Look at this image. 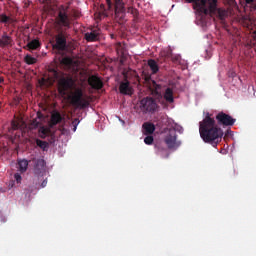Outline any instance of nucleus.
Instances as JSON below:
<instances>
[{"label": "nucleus", "instance_id": "f257e3e1", "mask_svg": "<svg viewBox=\"0 0 256 256\" xmlns=\"http://www.w3.org/2000/svg\"><path fill=\"white\" fill-rule=\"evenodd\" d=\"M199 133L204 143L217 147V144L223 139V129L217 125L213 114L206 113L204 119L199 123Z\"/></svg>", "mask_w": 256, "mask_h": 256}, {"label": "nucleus", "instance_id": "f03ea898", "mask_svg": "<svg viewBox=\"0 0 256 256\" xmlns=\"http://www.w3.org/2000/svg\"><path fill=\"white\" fill-rule=\"evenodd\" d=\"M49 72L52 74L53 79H59L58 80L59 95H61V97H67L69 95V92L73 91L75 87V80H73L70 76L61 77V73L54 68H51Z\"/></svg>", "mask_w": 256, "mask_h": 256}, {"label": "nucleus", "instance_id": "7ed1b4c3", "mask_svg": "<svg viewBox=\"0 0 256 256\" xmlns=\"http://www.w3.org/2000/svg\"><path fill=\"white\" fill-rule=\"evenodd\" d=\"M186 3H194V9H199L205 15L217 11V0H185Z\"/></svg>", "mask_w": 256, "mask_h": 256}, {"label": "nucleus", "instance_id": "20e7f679", "mask_svg": "<svg viewBox=\"0 0 256 256\" xmlns=\"http://www.w3.org/2000/svg\"><path fill=\"white\" fill-rule=\"evenodd\" d=\"M72 103L80 109H87L89 107V101L87 98H83V89L76 88L73 95L71 96Z\"/></svg>", "mask_w": 256, "mask_h": 256}, {"label": "nucleus", "instance_id": "39448f33", "mask_svg": "<svg viewBox=\"0 0 256 256\" xmlns=\"http://www.w3.org/2000/svg\"><path fill=\"white\" fill-rule=\"evenodd\" d=\"M157 109H159V105H157L155 99L151 97L143 98L140 101V110L142 111V113H155Z\"/></svg>", "mask_w": 256, "mask_h": 256}, {"label": "nucleus", "instance_id": "423d86ee", "mask_svg": "<svg viewBox=\"0 0 256 256\" xmlns=\"http://www.w3.org/2000/svg\"><path fill=\"white\" fill-rule=\"evenodd\" d=\"M216 121L218 125H222V127H233L237 119L233 118L231 115L225 112H219L216 115Z\"/></svg>", "mask_w": 256, "mask_h": 256}, {"label": "nucleus", "instance_id": "0eeeda50", "mask_svg": "<svg viewBox=\"0 0 256 256\" xmlns=\"http://www.w3.org/2000/svg\"><path fill=\"white\" fill-rule=\"evenodd\" d=\"M52 49L59 53L67 51V36L64 33H59L55 37V43L52 44Z\"/></svg>", "mask_w": 256, "mask_h": 256}, {"label": "nucleus", "instance_id": "6e6552de", "mask_svg": "<svg viewBox=\"0 0 256 256\" xmlns=\"http://www.w3.org/2000/svg\"><path fill=\"white\" fill-rule=\"evenodd\" d=\"M164 143L167 145L168 149L179 147V144L177 143V132L173 129H169L164 137Z\"/></svg>", "mask_w": 256, "mask_h": 256}, {"label": "nucleus", "instance_id": "1a4fd4ad", "mask_svg": "<svg viewBox=\"0 0 256 256\" xmlns=\"http://www.w3.org/2000/svg\"><path fill=\"white\" fill-rule=\"evenodd\" d=\"M84 39L88 43H95L101 39V28L99 27H92L88 32L84 34Z\"/></svg>", "mask_w": 256, "mask_h": 256}, {"label": "nucleus", "instance_id": "9d476101", "mask_svg": "<svg viewBox=\"0 0 256 256\" xmlns=\"http://www.w3.org/2000/svg\"><path fill=\"white\" fill-rule=\"evenodd\" d=\"M159 97L161 98L159 100V103L163 105L165 109L167 107V103H174L175 101V97L173 96V89L171 88H167L164 92V96H161V94H159Z\"/></svg>", "mask_w": 256, "mask_h": 256}, {"label": "nucleus", "instance_id": "9b49d317", "mask_svg": "<svg viewBox=\"0 0 256 256\" xmlns=\"http://www.w3.org/2000/svg\"><path fill=\"white\" fill-rule=\"evenodd\" d=\"M32 162L34 163V173L35 175H43L45 173V167L47 163L43 158H33Z\"/></svg>", "mask_w": 256, "mask_h": 256}, {"label": "nucleus", "instance_id": "f8f14e48", "mask_svg": "<svg viewBox=\"0 0 256 256\" xmlns=\"http://www.w3.org/2000/svg\"><path fill=\"white\" fill-rule=\"evenodd\" d=\"M88 85H90L92 89L99 91L103 89V80H101L97 75H92L88 78Z\"/></svg>", "mask_w": 256, "mask_h": 256}, {"label": "nucleus", "instance_id": "ddd939ff", "mask_svg": "<svg viewBox=\"0 0 256 256\" xmlns=\"http://www.w3.org/2000/svg\"><path fill=\"white\" fill-rule=\"evenodd\" d=\"M119 91L122 95H133V88L127 80L120 83Z\"/></svg>", "mask_w": 256, "mask_h": 256}, {"label": "nucleus", "instance_id": "4468645a", "mask_svg": "<svg viewBox=\"0 0 256 256\" xmlns=\"http://www.w3.org/2000/svg\"><path fill=\"white\" fill-rule=\"evenodd\" d=\"M58 23L59 25H63V27H69V25H71V21L69 20V15H67L63 11H60L58 14Z\"/></svg>", "mask_w": 256, "mask_h": 256}, {"label": "nucleus", "instance_id": "2eb2a0df", "mask_svg": "<svg viewBox=\"0 0 256 256\" xmlns=\"http://www.w3.org/2000/svg\"><path fill=\"white\" fill-rule=\"evenodd\" d=\"M63 121V116H61V113L55 111L51 114L50 119V127H55V125H59Z\"/></svg>", "mask_w": 256, "mask_h": 256}, {"label": "nucleus", "instance_id": "dca6fc26", "mask_svg": "<svg viewBox=\"0 0 256 256\" xmlns=\"http://www.w3.org/2000/svg\"><path fill=\"white\" fill-rule=\"evenodd\" d=\"M16 167L19 173H26L27 169H29V161L27 159H18Z\"/></svg>", "mask_w": 256, "mask_h": 256}, {"label": "nucleus", "instance_id": "f3484780", "mask_svg": "<svg viewBox=\"0 0 256 256\" xmlns=\"http://www.w3.org/2000/svg\"><path fill=\"white\" fill-rule=\"evenodd\" d=\"M142 128L144 135H153V133H155V124L151 122H145Z\"/></svg>", "mask_w": 256, "mask_h": 256}, {"label": "nucleus", "instance_id": "a211bd4d", "mask_svg": "<svg viewBox=\"0 0 256 256\" xmlns=\"http://www.w3.org/2000/svg\"><path fill=\"white\" fill-rule=\"evenodd\" d=\"M148 67L150 68L152 75H157V73H159V64H157L155 59L148 60Z\"/></svg>", "mask_w": 256, "mask_h": 256}, {"label": "nucleus", "instance_id": "6ab92c4d", "mask_svg": "<svg viewBox=\"0 0 256 256\" xmlns=\"http://www.w3.org/2000/svg\"><path fill=\"white\" fill-rule=\"evenodd\" d=\"M11 36H8L7 33H4L0 38V47H7V45H11Z\"/></svg>", "mask_w": 256, "mask_h": 256}, {"label": "nucleus", "instance_id": "aec40b11", "mask_svg": "<svg viewBox=\"0 0 256 256\" xmlns=\"http://www.w3.org/2000/svg\"><path fill=\"white\" fill-rule=\"evenodd\" d=\"M27 47L31 51H35V50L39 49V47H41V42H39V40H37V39H34L27 44Z\"/></svg>", "mask_w": 256, "mask_h": 256}, {"label": "nucleus", "instance_id": "412c9836", "mask_svg": "<svg viewBox=\"0 0 256 256\" xmlns=\"http://www.w3.org/2000/svg\"><path fill=\"white\" fill-rule=\"evenodd\" d=\"M115 2V11L123 13L125 11V6L123 4V0H114Z\"/></svg>", "mask_w": 256, "mask_h": 256}, {"label": "nucleus", "instance_id": "4be33fe9", "mask_svg": "<svg viewBox=\"0 0 256 256\" xmlns=\"http://www.w3.org/2000/svg\"><path fill=\"white\" fill-rule=\"evenodd\" d=\"M36 145L37 147H40L42 151H47V149H49V143L47 141L36 139Z\"/></svg>", "mask_w": 256, "mask_h": 256}, {"label": "nucleus", "instance_id": "5701e85b", "mask_svg": "<svg viewBox=\"0 0 256 256\" xmlns=\"http://www.w3.org/2000/svg\"><path fill=\"white\" fill-rule=\"evenodd\" d=\"M24 61L27 65H35V63H37V58L31 55H26Z\"/></svg>", "mask_w": 256, "mask_h": 256}, {"label": "nucleus", "instance_id": "b1692460", "mask_svg": "<svg viewBox=\"0 0 256 256\" xmlns=\"http://www.w3.org/2000/svg\"><path fill=\"white\" fill-rule=\"evenodd\" d=\"M60 63L66 67H71L73 65V59L71 57H64L60 60Z\"/></svg>", "mask_w": 256, "mask_h": 256}, {"label": "nucleus", "instance_id": "393cba45", "mask_svg": "<svg viewBox=\"0 0 256 256\" xmlns=\"http://www.w3.org/2000/svg\"><path fill=\"white\" fill-rule=\"evenodd\" d=\"M152 88L154 89V92L156 95H159V90H161V85L157 84L155 80H152Z\"/></svg>", "mask_w": 256, "mask_h": 256}, {"label": "nucleus", "instance_id": "a878e982", "mask_svg": "<svg viewBox=\"0 0 256 256\" xmlns=\"http://www.w3.org/2000/svg\"><path fill=\"white\" fill-rule=\"evenodd\" d=\"M153 141H154V138L153 136H151V134L144 138V143L146 145H153Z\"/></svg>", "mask_w": 256, "mask_h": 256}, {"label": "nucleus", "instance_id": "bb28decb", "mask_svg": "<svg viewBox=\"0 0 256 256\" xmlns=\"http://www.w3.org/2000/svg\"><path fill=\"white\" fill-rule=\"evenodd\" d=\"M11 21V18L5 14L0 15V23H9Z\"/></svg>", "mask_w": 256, "mask_h": 256}, {"label": "nucleus", "instance_id": "cd10ccee", "mask_svg": "<svg viewBox=\"0 0 256 256\" xmlns=\"http://www.w3.org/2000/svg\"><path fill=\"white\" fill-rule=\"evenodd\" d=\"M128 13L133 15V17H137V15H139V10H137L136 8H133V7H129Z\"/></svg>", "mask_w": 256, "mask_h": 256}, {"label": "nucleus", "instance_id": "c85d7f7f", "mask_svg": "<svg viewBox=\"0 0 256 256\" xmlns=\"http://www.w3.org/2000/svg\"><path fill=\"white\" fill-rule=\"evenodd\" d=\"M14 179H15L16 183H18V184H20L21 181H23V177L21 176V173H19V172H16L14 174Z\"/></svg>", "mask_w": 256, "mask_h": 256}, {"label": "nucleus", "instance_id": "c756f323", "mask_svg": "<svg viewBox=\"0 0 256 256\" xmlns=\"http://www.w3.org/2000/svg\"><path fill=\"white\" fill-rule=\"evenodd\" d=\"M79 123H80L79 118H75V119L72 121L73 131H77V126L79 125Z\"/></svg>", "mask_w": 256, "mask_h": 256}, {"label": "nucleus", "instance_id": "7c9ffc66", "mask_svg": "<svg viewBox=\"0 0 256 256\" xmlns=\"http://www.w3.org/2000/svg\"><path fill=\"white\" fill-rule=\"evenodd\" d=\"M173 131H175V133H183V128L180 125H175L174 129H172Z\"/></svg>", "mask_w": 256, "mask_h": 256}, {"label": "nucleus", "instance_id": "2f4dec72", "mask_svg": "<svg viewBox=\"0 0 256 256\" xmlns=\"http://www.w3.org/2000/svg\"><path fill=\"white\" fill-rule=\"evenodd\" d=\"M172 61L173 63H179L181 61V56L180 55L172 56Z\"/></svg>", "mask_w": 256, "mask_h": 256}, {"label": "nucleus", "instance_id": "473e14b6", "mask_svg": "<svg viewBox=\"0 0 256 256\" xmlns=\"http://www.w3.org/2000/svg\"><path fill=\"white\" fill-rule=\"evenodd\" d=\"M39 85H41L42 87L47 85V80L45 78H42L39 80Z\"/></svg>", "mask_w": 256, "mask_h": 256}, {"label": "nucleus", "instance_id": "72a5a7b5", "mask_svg": "<svg viewBox=\"0 0 256 256\" xmlns=\"http://www.w3.org/2000/svg\"><path fill=\"white\" fill-rule=\"evenodd\" d=\"M12 127L13 129H19V123L12 121Z\"/></svg>", "mask_w": 256, "mask_h": 256}, {"label": "nucleus", "instance_id": "f704fd0d", "mask_svg": "<svg viewBox=\"0 0 256 256\" xmlns=\"http://www.w3.org/2000/svg\"><path fill=\"white\" fill-rule=\"evenodd\" d=\"M106 3L108 5V9H112L113 7V2H111V0H106Z\"/></svg>", "mask_w": 256, "mask_h": 256}, {"label": "nucleus", "instance_id": "c9c22d12", "mask_svg": "<svg viewBox=\"0 0 256 256\" xmlns=\"http://www.w3.org/2000/svg\"><path fill=\"white\" fill-rule=\"evenodd\" d=\"M41 187L42 189H44V187H47V180H43V182L41 183Z\"/></svg>", "mask_w": 256, "mask_h": 256}, {"label": "nucleus", "instance_id": "e433bc0d", "mask_svg": "<svg viewBox=\"0 0 256 256\" xmlns=\"http://www.w3.org/2000/svg\"><path fill=\"white\" fill-rule=\"evenodd\" d=\"M41 133H42V135H44V137H45V135H47V129L43 128V129L41 130Z\"/></svg>", "mask_w": 256, "mask_h": 256}, {"label": "nucleus", "instance_id": "4c0bfd02", "mask_svg": "<svg viewBox=\"0 0 256 256\" xmlns=\"http://www.w3.org/2000/svg\"><path fill=\"white\" fill-rule=\"evenodd\" d=\"M245 1H246L247 5H251V3H253V1H255V0H245Z\"/></svg>", "mask_w": 256, "mask_h": 256}, {"label": "nucleus", "instance_id": "58836bf2", "mask_svg": "<svg viewBox=\"0 0 256 256\" xmlns=\"http://www.w3.org/2000/svg\"><path fill=\"white\" fill-rule=\"evenodd\" d=\"M252 9L256 11V3L252 4Z\"/></svg>", "mask_w": 256, "mask_h": 256}, {"label": "nucleus", "instance_id": "ea45409f", "mask_svg": "<svg viewBox=\"0 0 256 256\" xmlns=\"http://www.w3.org/2000/svg\"><path fill=\"white\" fill-rule=\"evenodd\" d=\"M156 149L158 150V152L163 151V149H161V147H159V146H156Z\"/></svg>", "mask_w": 256, "mask_h": 256}, {"label": "nucleus", "instance_id": "a19ab883", "mask_svg": "<svg viewBox=\"0 0 256 256\" xmlns=\"http://www.w3.org/2000/svg\"><path fill=\"white\" fill-rule=\"evenodd\" d=\"M3 81L5 80L3 79V77L0 76V84L3 83Z\"/></svg>", "mask_w": 256, "mask_h": 256}, {"label": "nucleus", "instance_id": "79ce46f5", "mask_svg": "<svg viewBox=\"0 0 256 256\" xmlns=\"http://www.w3.org/2000/svg\"><path fill=\"white\" fill-rule=\"evenodd\" d=\"M151 79V77H149V78H146V81H148V80H150Z\"/></svg>", "mask_w": 256, "mask_h": 256}]
</instances>
